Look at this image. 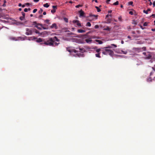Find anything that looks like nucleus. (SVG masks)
<instances>
[{"label": "nucleus", "mask_w": 155, "mask_h": 155, "mask_svg": "<svg viewBox=\"0 0 155 155\" xmlns=\"http://www.w3.org/2000/svg\"><path fill=\"white\" fill-rule=\"evenodd\" d=\"M41 44L42 45L44 44L46 45L54 46L53 44L52 38H50L49 40L46 41H45L44 40L43 43H41Z\"/></svg>", "instance_id": "f257e3e1"}, {"label": "nucleus", "mask_w": 155, "mask_h": 155, "mask_svg": "<svg viewBox=\"0 0 155 155\" xmlns=\"http://www.w3.org/2000/svg\"><path fill=\"white\" fill-rule=\"evenodd\" d=\"M102 53L104 55H107L109 54L110 56H112L114 54V52L113 51L107 49H105L102 52Z\"/></svg>", "instance_id": "f03ea898"}, {"label": "nucleus", "mask_w": 155, "mask_h": 155, "mask_svg": "<svg viewBox=\"0 0 155 155\" xmlns=\"http://www.w3.org/2000/svg\"><path fill=\"white\" fill-rule=\"evenodd\" d=\"M26 32L25 34L28 35H32V32L33 31V29H29L27 28L26 29Z\"/></svg>", "instance_id": "7ed1b4c3"}, {"label": "nucleus", "mask_w": 155, "mask_h": 155, "mask_svg": "<svg viewBox=\"0 0 155 155\" xmlns=\"http://www.w3.org/2000/svg\"><path fill=\"white\" fill-rule=\"evenodd\" d=\"M72 23L74 24H76L78 26H81V24L79 22V21L78 20H73L72 21Z\"/></svg>", "instance_id": "20e7f679"}, {"label": "nucleus", "mask_w": 155, "mask_h": 155, "mask_svg": "<svg viewBox=\"0 0 155 155\" xmlns=\"http://www.w3.org/2000/svg\"><path fill=\"white\" fill-rule=\"evenodd\" d=\"M148 54L146 55L145 59H150L152 58V55L150 52H148Z\"/></svg>", "instance_id": "39448f33"}, {"label": "nucleus", "mask_w": 155, "mask_h": 155, "mask_svg": "<svg viewBox=\"0 0 155 155\" xmlns=\"http://www.w3.org/2000/svg\"><path fill=\"white\" fill-rule=\"evenodd\" d=\"M79 13H80V17H85L84 15V13L83 11H82V9L81 10L79 11Z\"/></svg>", "instance_id": "423d86ee"}, {"label": "nucleus", "mask_w": 155, "mask_h": 155, "mask_svg": "<svg viewBox=\"0 0 155 155\" xmlns=\"http://www.w3.org/2000/svg\"><path fill=\"white\" fill-rule=\"evenodd\" d=\"M98 16V15H93L91 14L90 15H89V17L91 18L92 19L95 18V19H97V17Z\"/></svg>", "instance_id": "0eeeda50"}, {"label": "nucleus", "mask_w": 155, "mask_h": 155, "mask_svg": "<svg viewBox=\"0 0 155 155\" xmlns=\"http://www.w3.org/2000/svg\"><path fill=\"white\" fill-rule=\"evenodd\" d=\"M44 39L41 38H39L37 39V40H36V41L37 42H41V43H43L44 42Z\"/></svg>", "instance_id": "6e6552de"}, {"label": "nucleus", "mask_w": 155, "mask_h": 155, "mask_svg": "<svg viewBox=\"0 0 155 155\" xmlns=\"http://www.w3.org/2000/svg\"><path fill=\"white\" fill-rule=\"evenodd\" d=\"M54 28L55 29H57L58 27L57 26V24L56 23H54L51 26V28Z\"/></svg>", "instance_id": "1a4fd4ad"}, {"label": "nucleus", "mask_w": 155, "mask_h": 155, "mask_svg": "<svg viewBox=\"0 0 155 155\" xmlns=\"http://www.w3.org/2000/svg\"><path fill=\"white\" fill-rule=\"evenodd\" d=\"M53 40V44H54V43L55 41H59V39H58L55 36L53 38H52Z\"/></svg>", "instance_id": "9d476101"}, {"label": "nucleus", "mask_w": 155, "mask_h": 155, "mask_svg": "<svg viewBox=\"0 0 155 155\" xmlns=\"http://www.w3.org/2000/svg\"><path fill=\"white\" fill-rule=\"evenodd\" d=\"M151 11L150 9V8L148 9L146 11L145 10H143V13L147 14H148V12L149 11Z\"/></svg>", "instance_id": "9b49d317"}, {"label": "nucleus", "mask_w": 155, "mask_h": 155, "mask_svg": "<svg viewBox=\"0 0 155 155\" xmlns=\"http://www.w3.org/2000/svg\"><path fill=\"white\" fill-rule=\"evenodd\" d=\"M33 29V31H35V32L36 33H37V34H39V35H41L42 34V33H40L39 31H38L37 30H36V29Z\"/></svg>", "instance_id": "f8f14e48"}, {"label": "nucleus", "mask_w": 155, "mask_h": 155, "mask_svg": "<svg viewBox=\"0 0 155 155\" xmlns=\"http://www.w3.org/2000/svg\"><path fill=\"white\" fill-rule=\"evenodd\" d=\"M78 32L79 33H82L85 32V31L82 29H78Z\"/></svg>", "instance_id": "ddd939ff"}, {"label": "nucleus", "mask_w": 155, "mask_h": 155, "mask_svg": "<svg viewBox=\"0 0 155 155\" xmlns=\"http://www.w3.org/2000/svg\"><path fill=\"white\" fill-rule=\"evenodd\" d=\"M95 41L96 42L98 43L99 44H101L103 43V42L102 41L96 39L95 40Z\"/></svg>", "instance_id": "4468645a"}, {"label": "nucleus", "mask_w": 155, "mask_h": 155, "mask_svg": "<svg viewBox=\"0 0 155 155\" xmlns=\"http://www.w3.org/2000/svg\"><path fill=\"white\" fill-rule=\"evenodd\" d=\"M85 41L87 43H91L92 40L90 39H86L85 40Z\"/></svg>", "instance_id": "2eb2a0df"}, {"label": "nucleus", "mask_w": 155, "mask_h": 155, "mask_svg": "<svg viewBox=\"0 0 155 155\" xmlns=\"http://www.w3.org/2000/svg\"><path fill=\"white\" fill-rule=\"evenodd\" d=\"M147 82H151L152 81L151 78V77H149V78H148L147 79Z\"/></svg>", "instance_id": "dca6fc26"}, {"label": "nucleus", "mask_w": 155, "mask_h": 155, "mask_svg": "<svg viewBox=\"0 0 155 155\" xmlns=\"http://www.w3.org/2000/svg\"><path fill=\"white\" fill-rule=\"evenodd\" d=\"M43 6L46 8H48L49 6V5L48 4V3H46L45 4H44L43 5Z\"/></svg>", "instance_id": "f3484780"}, {"label": "nucleus", "mask_w": 155, "mask_h": 155, "mask_svg": "<svg viewBox=\"0 0 155 155\" xmlns=\"http://www.w3.org/2000/svg\"><path fill=\"white\" fill-rule=\"evenodd\" d=\"M132 24H133L136 25L137 24V22L135 20H133L132 21Z\"/></svg>", "instance_id": "a211bd4d"}, {"label": "nucleus", "mask_w": 155, "mask_h": 155, "mask_svg": "<svg viewBox=\"0 0 155 155\" xmlns=\"http://www.w3.org/2000/svg\"><path fill=\"white\" fill-rule=\"evenodd\" d=\"M100 53H98L97 54H95V56L96 57L100 58L101 57V56L100 55Z\"/></svg>", "instance_id": "6ab92c4d"}, {"label": "nucleus", "mask_w": 155, "mask_h": 155, "mask_svg": "<svg viewBox=\"0 0 155 155\" xmlns=\"http://www.w3.org/2000/svg\"><path fill=\"white\" fill-rule=\"evenodd\" d=\"M118 4H119V2L118 1H117L115 3H114L113 4V5H118Z\"/></svg>", "instance_id": "aec40b11"}, {"label": "nucleus", "mask_w": 155, "mask_h": 155, "mask_svg": "<svg viewBox=\"0 0 155 155\" xmlns=\"http://www.w3.org/2000/svg\"><path fill=\"white\" fill-rule=\"evenodd\" d=\"M95 8L97 9V11L98 12H99L101 11V9L97 6H95Z\"/></svg>", "instance_id": "412c9836"}, {"label": "nucleus", "mask_w": 155, "mask_h": 155, "mask_svg": "<svg viewBox=\"0 0 155 155\" xmlns=\"http://www.w3.org/2000/svg\"><path fill=\"white\" fill-rule=\"evenodd\" d=\"M91 24L90 22H87L86 24V26L90 27L91 26Z\"/></svg>", "instance_id": "4be33fe9"}, {"label": "nucleus", "mask_w": 155, "mask_h": 155, "mask_svg": "<svg viewBox=\"0 0 155 155\" xmlns=\"http://www.w3.org/2000/svg\"><path fill=\"white\" fill-rule=\"evenodd\" d=\"M49 20L48 19L44 20V22H46V23H47L48 24H49Z\"/></svg>", "instance_id": "5701e85b"}, {"label": "nucleus", "mask_w": 155, "mask_h": 155, "mask_svg": "<svg viewBox=\"0 0 155 155\" xmlns=\"http://www.w3.org/2000/svg\"><path fill=\"white\" fill-rule=\"evenodd\" d=\"M148 22H145L143 24V26H147L148 25Z\"/></svg>", "instance_id": "b1692460"}, {"label": "nucleus", "mask_w": 155, "mask_h": 155, "mask_svg": "<svg viewBox=\"0 0 155 155\" xmlns=\"http://www.w3.org/2000/svg\"><path fill=\"white\" fill-rule=\"evenodd\" d=\"M10 39L11 40H15V41H17V40L16 39L15 37H10Z\"/></svg>", "instance_id": "393cba45"}, {"label": "nucleus", "mask_w": 155, "mask_h": 155, "mask_svg": "<svg viewBox=\"0 0 155 155\" xmlns=\"http://www.w3.org/2000/svg\"><path fill=\"white\" fill-rule=\"evenodd\" d=\"M43 11V10L41 8L40 10L38 12L39 14H41L42 13Z\"/></svg>", "instance_id": "a878e982"}, {"label": "nucleus", "mask_w": 155, "mask_h": 155, "mask_svg": "<svg viewBox=\"0 0 155 155\" xmlns=\"http://www.w3.org/2000/svg\"><path fill=\"white\" fill-rule=\"evenodd\" d=\"M118 20L121 22L122 21V17L121 16H120V17H119L118 18Z\"/></svg>", "instance_id": "bb28decb"}, {"label": "nucleus", "mask_w": 155, "mask_h": 155, "mask_svg": "<svg viewBox=\"0 0 155 155\" xmlns=\"http://www.w3.org/2000/svg\"><path fill=\"white\" fill-rule=\"evenodd\" d=\"M121 51L122 53L124 54H126L127 53V51H124L123 50H121Z\"/></svg>", "instance_id": "cd10ccee"}, {"label": "nucleus", "mask_w": 155, "mask_h": 155, "mask_svg": "<svg viewBox=\"0 0 155 155\" xmlns=\"http://www.w3.org/2000/svg\"><path fill=\"white\" fill-rule=\"evenodd\" d=\"M142 49L143 51H146V48L145 47H143L140 49Z\"/></svg>", "instance_id": "c85d7f7f"}, {"label": "nucleus", "mask_w": 155, "mask_h": 155, "mask_svg": "<svg viewBox=\"0 0 155 155\" xmlns=\"http://www.w3.org/2000/svg\"><path fill=\"white\" fill-rule=\"evenodd\" d=\"M79 50L80 52H84V49L83 48H80Z\"/></svg>", "instance_id": "c756f323"}, {"label": "nucleus", "mask_w": 155, "mask_h": 155, "mask_svg": "<svg viewBox=\"0 0 155 155\" xmlns=\"http://www.w3.org/2000/svg\"><path fill=\"white\" fill-rule=\"evenodd\" d=\"M154 71H151L150 74V76L151 75H152L154 73Z\"/></svg>", "instance_id": "7c9ffc66"}, {"label": "nucleus", "mask_w": 155, "mask_h": 155, "mask_svg": "<svg viewBox=\"0 0 155 155\" xmlns=\"http://www.w3.org/2000/svg\"><path fill=\"white\" fill-rule=\"evenodd\" d=\"M51 12L52 13H55L56 12V10L55 9H53L51 10Z\"/></svg>", "instance_id": "2f4dec72"}, {"label": "nucleus", "mask_w": 155, "mask_h": 155, "mask_svg": "<svg viewBox=\"0 0 155 155\" xmlns=\"http://www.w3.org/2000/svg\"><path fill=\"white\" fill-rule=\"evenodd\" d=\"M112 48V47L111 46L109 45V46H108L107 47H104V48L106 49H107V48Z\"/></svg>", "instance_id": "473e14b6"}, {"label": "nucleus", "mask_w": 155, "mask_h": 155, "mask_svg": "<svg viewBox=\"0 0 155 155\" xmlns=\"http://www.w3.org/2000/svg\"><path fill=\"white\" fill-rule=\"evenodd\" d=\"M101 49L100 48L97 49L96 50V52L98 53H99V52L101 51Z\"/></svg>", "instance_id": "72a5a7b5"}, {"label": "nucleus", "mask_w": 155, "mask_h": 155, "mask_svg": "<svg viewBox=\"0 0 155 155\" xmlns=\"http://www.w3.org/2000/svg\"><path fill=\"white\" fill-rule=\"evenodd\" d=\"M128 3L129 5H132L133 4V2L132 1H130L128 2Z\"/></svg>", "instance_id": "f704fd0d"}, {"label": "nucleus", "mask_w": 155, "mask_h": 155, "mask_svg": "<svg viewBox=\"0 0 155 155\" xmlns=\"http://www.w3.org/2000/svg\"><path fill=\"white\" fill-rule=\"evenodd\" d=\"M21 13H22V15L23 16L22 17L25 18V13L23 12H21Z\"/></svg>", "instance_id": "c9c22d12"}, {"label": "nucleus", "mask_w": 155, "mask_h": 155, "mask_svg": "<svg viewBox=\"0 0 155 155\" xmlns=\"http://www.w3.org/2000/svg\"><path fill=\"white\" fill-rule=\"evenodd\" d=\"M104 29L106 30L109 31L110 28L108 27H107L106 28H105Z\"/></svg>", "instance_id": "e433bc0d"}, {"label": "nucleus", "mask_w": 155, "mask_h": 155, "mask_svg": "<svg viewBox=\"0 0 155 155\" xmlns=\"http://www.w3.org/2000/svg\"><path fill=\"white\" fill-rule=\"evenodd\" d=\"M139 25L140 26V27L143 30V29H145V28L143 27L142 25Z\"/></svg>", "instance_id": "4c0bfd02"}, {"label": "nucleus", "mask_w": 155, "mask_h": 155, "mask_svg": "<svg viewBox=\"0 0 155 155\" xmlns=\"http://www.w3.org/2000/svg\"><path fill=\"white\" fill-rule=\"evenodd\" d=\"M37 11V9L36 8L35 9L33 10V13H35Z\"/></svg>", "instance_id": "58836bf2"}, {"label": "nucleus", "mask_w": 155, "mask_h": 155, "mask_svg": "<svg viewBox=\"0 0 155 155\" xmlns=\"http://www.w3.org/2000/svg\"><path fill=\"white\" fill-rule=\"evenodd\" d=\"M52 8H53V9H55L57 8V6L53 5L52 6Z\"/></svg>", "instance_id": "ea45409f"}, {"label": "nucleus", "mask_w": 155, "mask_h": 155, "mask_svg": "<svg viewBox=\"0 0 155 155\" xmlns=\"http://www.w3.org/2000/svg\"><path fill=\"white\" fill-rule=\"evenodd\" d=\"M111 46H114L115 48H116V47H117V45H115V44H111Z\"/></svg>", "instance_id": "a19ab883"}, {"label": "nucleus", "mask_w": 155, "mask_h": 155, "mask_svg": "<svg viewBox=\"0 0 155 155\" xmlns=\"http://www.w3.org/2000/svg\"><path fill=\"white\" fill-rule=\"evenodd\" d=\"M35 27L37 28L38 29H39V30H41V28L40 27H38V26L35 25Z\"/></svg>", "instance_id": "79ce46f5"}, {"label": "nucleus", "mask_w": 155, "mask_h": 155, "mask_svg": "<svg viewBox=\"0 0 155 155\" xmlns=\"http://www.w3.org/2000/svg\"><path fill=\"white\" fill-rule=\"evenodd\" d=\"M94 28L95 29L98 28H99V26L97 25H96L94 26Z\"/></svg>", "instance_id": "37998d69"}, {"label": "nucleus", "mask_w": 155, "mask_h": 155, "mask_svg": "<svg viewBox=\"0 0 155 155\" xmlns=\"http://www.w3.org/2000/svg\"><path fill=\"white\" fill-rule=\"evenodd\" d=\"M24 18L23 17H20V19L21 21L23 20Z\"/></svg>", "instance_id": "c03bdc74"}, {"label": "nucleus", "mask_w": 155, "mask_h": 155, "mask_svg": "<svg viewBox=\"0 0 155 155\" xmlns=\"http://www.w3.org/2000/svg\"><path fill=\"white\" fill-rule=\"evenodd\" d=\"M44 29H48V27H43L42 28Z\"/></svg>", "instance_id": "a18cd8bd"}, {"label": "nucleus", "mask_w": 155, "mask_h": 155, "mask_svg": "<svg viewBox=\"0 0 155 155\" xmlns=\"http://www.w3.org/2000/svg\"><path fill=\"white\" fill-rule=\"evenodd\" d=\"M43 17V16L42 15H40L38 16V18H42Z\"/></svg>", "instance_id": "49530a36"}, {"label": "nucleus", "mask_w": 155, "mask_h": 155, "mask_svg": "<svg viewBox=\"0 0 155 155\" xmlns=\"http://www.w3.org/2000/svg\"><path fill=\"white\" fill-rule=\"evenodd\" d=\"M37 25H40V26L42 28L43 27V25H42V24H38Z\"/></svg>", "instance_id": "de8ad7c7"}, {"label": "nucleus", "mask_w": 155, "mask_h": 155, "mask_svg": "<svg viewBox=\"0 0 155 155\" xmlns=\"http://www.w3.org/2000/svg\"><path fill=\"white\" fill-rule=\"evenodd\" d=\"M25 5H26L29 6V5H31V4L29 3H25Z\"/></svg>", "instance_id": "09e8293b"}, {"label": "nucleus", "mask_w": 155, "mask_h": 155, "mask_svg": "<svg viewBox=\"0 0 155 155\" xmlns=\"http://www.w3.org/2000/svg\"><path fill=\"white\" fill-rule=\"evenodd\" d=\"M82 6L81 5H77L76 6H75V7L76 8H79L80 7H81V6Z\"/></svg>", "instance_id": "8fccbe9b"}, {"label": "nucleus", "mask_w": 155, "mask_h": 155, "mask_svg": "<svg viewBox=\"0 0 155 155\" xmlns=\"http://www.w3.org/2000/svg\"><path fill=\"white\" fill-rule=\"evenodd\" d=\"M129 14H130L131 15H133V12L132 11H130L129 12Z\"/></svg>", "instance_id": "3c124183"}, {"label": "nucleus", "mask_w": 155, "mask_h": 155, "mask_svg": "<svg viewBox=\"0 0 155 155\" xmlns=\"http://www.w3.org/2000/svg\"><path fill=\"white\" fill-rule=\"evenodd\" d=\"M28 8H25L24 9V11L25 12H27L28 11Z\"/></svg>", "instance_id": "603ef678"}, {"label": "nucleus", "mask_w": 155, "mask_h": 155, "mask_svg": "<svg viewBox=\"0 0 155 155\" xmlns=\"http://www.w3.org/2000/svg\"><path fill=\"white\" fill-rule=\"evenodd\" d=\"M67 51H68L69 52H71V49H68V48H67Z\"/></svg>", "instance_id": "864d4df0"}, {"label": "nucleus", "mask_w": 155, "mask_h": 155, "mask_svg": "<svg viewBox=\"0 0 155 155\" xmlns=\"http://www.w3.org/2000/svg\"><path fill=\"white\" fill-rule=\"evenodd\" d=\"M33 25H34L35 24H37V23L36 21L33 22Z\"/></svg>", "instance_id": "5fc2aeb1"}, {"label": "nucleus", "mask_w": 155, "mask_h": 155, "mask_svg": "<svg viewBox=\"0 0 155 155\" xmlns=\"http://www.w3.org/2000/svg\"><path fill=\"white\" fill-rule=\"evenodd\" d=\"M111 0H107L106 1V3H107V4H109V2Z\"/></svg>", "instance_id": "6e6d98bb"}, {"label": "nucleus", "mask_w": 155, "mask_h": 155, "mask_svg": "<svg viewBox=\"0 0 155 155\" xmlns=\"http://www.w3.org/2000/svg\"><path fill=\"white\" fill-rule=\"evenodd\" d=\"M150 17H152L153 18H155V14H152Z\"/></svg>", "instance_id": "4d7b16f0"}, {"label": "nucleus", "mask_w": 155, "mask_h": 155, "mask_svg": "<svg viewBox=\"0 0 155 155\" xmlns=\"http://www.w3.org/2000/svg\"><path fill=\"white\" fill-rule=\"evenodd\" d=\"M64 20L66 22H68V19L67 18H65Z\"/></svg>", "instance_id": "13d9d810"}, {"label": "nucleus", "mask_w": 155, "mask_h": 155, "mask_svg": "<svg viewBox=\"0 0 155 155\" xmlns=\"http://www.w3.org/2000/svg\"><path fill=\"white\" fill-rule=\"evenodd\" d=\"M155 7V1L153 3V7Z\"/></svg>", "instance_id": "bf43d9fd"}, {"label": "nucleus", "mask_w": 155, "mask_h": 155, "mask_svg": "<svg viewBox=\"0 0 155 155\" xmlns=\"http://www.w3.org/2000/svg\"><path fill=\"white\" fill-rule=\"evenodd\" d=\"M143 55H144L145 56H146V55H147V53L145 52H143Z\"/></svg>", "instance_id": "052dcab7"}, {"label": "nucleus", "mask_w": 155, "mask_h": 155, "mask_svg": "<svg viewBox=\"0 0 155 155\" xmlns=\"http://www.w3.org/2000/svg\"><path fill=\"white\" fill-rule=\"evenodd\" d=\"M39 0H34V2H38Z\"/></svg>", "instance_id": "680f3d73"}, {"label": "nucleus", "mask_w": 155, "mask_h": 155, "mask_svg": "<svg viewBox=\"0 0 155 155\" xmlns=\"http://www.w3.org/2000/svg\"><path fill=\"white\" fill-rule=\"evenodd\" d=\"M59 44V43H57V42H55V43H54V44L55 45H58V44Z\"/></svg>", "instance_id": "e2e57ef3"}, {"label": "nucleus", "mask_w": 155, "mask_h": 155, "mask_svg": "<svg viewBox=\"0 0 155 155\" xmlns=\"http://www.w3.org/2000/svg\"><path fill=\"white\" fill-rule=\"evenodd\" d=\"M112 12V10H109L108 11V13H110Z\"/></svg>", "instance_id": "0e129e2a"}, {"label": "nucleus", "mask_w": 155, "mask_h": 155, "mask_svg": "<svg viewBox=\"0 0 155 155\" xmlns=\"http://www.w3.org/2000/svg\"><path fill=\"white\" fill-rule=\"evenodd\" d=\"M46 13L45 12H44L43 13V15H46Z\"/></svg>", "instance_id": "69168bd1"}, {"label": "nucleus", "mask_w": 155, "mask_h": 155, "mask_svg": "<svg viewBox=\"0 0 155 155\" xmlns=\"http://www.w3.org/2000/svg\"><path fill=\"white\" fill-rule=\"evenodd\" d=\"M33 39H37V38H36L35 37V36H33Z\"/></svg>", "instance_id": "338daca9"}, {"label": "nucleus", "mask_w": 155, "mask_h": 155, "mask_svg": "<svg viewBox=\"0 0 155 155\" xmlns=\"http://www.w3.org/2000/svg\"><path fill=\"white\" fill-rule=\"evenodd\" d=\"M151 30L152 31H155V28H152L151 29Z\"/></svg>", "instance_id": "774afa93"}]
</instances>
